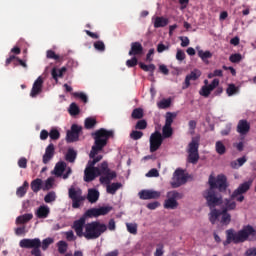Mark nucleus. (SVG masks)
<instances>
[{"label": "nucleus", "mask_w": 256, "mask_h": 256, "mask_svg": "<svg viewBox=\"0 0 256 256\" xmlns=\"http://www.w3.org/2000/svg\"><path fill=\"white\" fill-rule=\"evenodd\" d=\"M84 125H85V129H93V127L97 125V119L93 117H88L85 119Z\"/></svg>", "instance_id": "nucleus-40"}, {"label": "nucleus", "mask_w": 256, "mask_h": 256, "mask_svg": "<svg viewBox=\"0 0 256 256\" xmlns=\"http://www.w3.org/2000/svg\"><path fill=\"white\" fill-rule=\"evenodd\" d=\"M97 177H100L99 181L101 185H109L113 179L117 178V172L111 171V169H109V164L106 161L101 163L100 168H85L84 181L86 183L95 181Z\"/></svg>", "instance_id": "nucleus-3"}, {"label": "nucleus", "mask_w": 256, "mask_h": 256, "mask_svg": "<svg viewBox=\"0 0 256 256\" xmlns=\"http://www.w3.org/2000/svg\"><path fill=\"white\" fill-rule=\"evenodd\" d=\"M247 163V157L243 156L241 158H238L237 160H234L230 163V166L232 169H239V167H243Z\"/></svg>", "instance_id": "nucleus-29"}, {"label": "nucleus", "mask_w": 256, "mask_h": 256, "mask_svg": "<svg viewBox=\"0 0 256 256\" xmlns=\"http://www.w3.org/2000/svg\"><path fill=\"white\" fill-rule=\"evenodd\" d=\"M241 59H243V56H241V54H239V53L232 54L229 57V61L231 63H241Z\"/></svg>", "instance_id": "nucleus-54"}, {"label": "nucleus", "mask_w": 256, "mask_h": 256, "mask_svg": "<svg viewBox=\"0 0 256 256\" xmlns=\"http://www.w3.org/2000/svg\"><path fill=\"white\" fill-rule=\"evenodd\" d=\"M135 129H139V130L147 129V121L144 119L139 120L135 125Z\"/></svg>", "instance_id": "nucleus-58"}, {"label": "nucleus", "mask_w": 256, "mask_h": 256, "mask_svg": "<svg viewBox=\"0 0 256 256\" xmlns=\"http://www.w3.org/2000/svg\"><path fill=\"white\" fill-rule=\"evenodd\" d=\"M198 57H200V59H202L204 63H209L207 59H211V57H213V54L209 50H198Z\"/></svg>", "instance_id": "nucleus-34"}, {"label": "nucleus", "mask_w": 256, "mask_h": 256, "mask_svg": "<svg viewBox=\"0 0 256 256\" xmlns=\"http://www.w3.org/2000/svg\"><path fill=\"white\" fill-rule=\"evenodd\" d=\"M49 137L52 141H58L61 137V133L56 128H52L49 132Z\"/></svg>", "instance_id": "nucleus-46"}, {"label": "nucleus", "mask_w": 256, "mask_h": 256, "mask_svg": "<svg viewBox=\"0 0 256 256\" xmlns=\"http://www.w3.org/2000/svg\"><path fill=\"white\" fill-rule=\"evenodd\" d=\"M226 240L223 242L224 247L234 243L235 245L239 243H245V241H256V230L251 225L244 226L240 231L235 232L234 229L226 230Z\"/></svg>", "instance_id": "nucleus-4"}, {"label": "nucleus", "mask_w": 256, "mask_h": 256, "mask_svg": "<svg viewBox=\"0 0 256 256\" xmlns=\"http://www.w3.org/2000/svg\"><path fill=\"white\" fill-rule=\"evenodd\" d=\"M33 219V214L28 213L16 218V225H25V223H29Z\"/></svg>", "instance_id": "nucleus-27"}, {"label": "nucleus", "mask_w": 256, "mask_h": 256, "mask_svg": "<svg viewBox=\"0 0 256 256\" xmlns=\"http://www.w3.org/2000/svg\"><path fill=\"white\" fill-rule=\"evenodd\" d=\"M220 213L222 215V225H229V223H231V214L227 213V210H222Z\"/></svg>", "instance_id": "nucleus-39"}, {"label": "nucleus", "mask_w": 256, "mask_h": 256, "mask_svg": "<svg viewBox=\"0 0 256 256\" xmlns=\"http://www.w3.org/2000/svg\"><path fill=\"white\" fill-rule=\"evenodd\" d=\"M226 93L228 97H233V95H236V93H239V88L235 86V84H229Z\"/></svg>", "instance_id": "nucleus-41"}, {"label": "nucleus", "mask_w": 256, "mask_h": 256, "mask_svg": "<svg viewBox=\"0 0 256 256\" xmlns=\"http://www.w3.org/2000/svg\"><path fill=\"white\" fill-rule=\"evenodd\" d=\"M208 184L210 187L204 192L203 197L206 199L208 207L210 209H215V207L223 203V198L217 191H215V189H218L219 191H227V177L225 175H218L215 179L213 175H210Z\"/></svg>", "instance_id": "nucleus-1"}, {"label": "nucleus", "mask_w": 256, "mask_h": 256, "mask_svg": "<svg viewBox=\"0 0 256 256\" xmlns=\"http://www.w3.org/2000/svg\"><path fill=\"white\" fill-rule=\"evenodd\" d=\"M53 157H55V145L53 143H50L46 147L45 153L42 158L44 165H47V163H49V161H51V159H53Z\"/></svg>", "instance_id": "nucleus-18"}, {"label": "nucleus", "mask_w": 256, "mask_h": 256, "mask_svg": "<svg viewBox=\"0 0 256 256\" xmlns=\"http://www.w3.org/2000/svg\"><path fill=\"white\" fill-rule=\"evenodd\" d=\"M211 91L215 90L216 87H219V79H214L209 85H206Z\"/></svg>", "instance_id": "nucleus-63"}, {"label": "nucleus", "mask_w": 256, "mask_h": 256, "mask_svg": "<svg viewBox=\"0 0 256 256\" xmlns=\"http://www.w3.org/2000/svg\"><path fill=\"white\" fill-rule=\"evenodd\" d=\"M19 246L22 249H32L31 255H33L34 251H41V239H39V238H34V239L24 238L19 242Z\"/></svg>", "instance_id": "nucleus-10"}, {"label": "nucleus", "mask_w": 256, "mask_h": 256, "mask_svg": "<svg viewBox=\"0 0 256 256\" xmlns=\"http://www.w3.org/2000/svg\"><path fill=\"white\" fill-rule=\"evenodd\" d=\"M79 113H81V109L79 108L77 103L75 102L71 103L69 107V114L72 116H76V115H79Z\"/></svg>", "instance_id": "nucleus-42"}, {"label": "nucleus", "mask_w": 256, "mask_h": 256, "mask_svg": "<svg viewBox=\"0 0 256 256\" xmlns=\"http://www.w3.org/2000/svg\"><path fill=\"white\" fill-rule=\"evenodd\" d=\"M27 189H29V182L25 181L23 185L16 190L17 197H25V195H27Z\"/></svg>", "instance_id": "nucleus-33"}, {"label": "nucleus", "mask_w": 256, "mask_h": 256, "mask_svg": "<svg viewBox=\"0 0 256 256\" xmlns=\"http://www.w3.org/2000/svg\"><path fill=\"white\" fill-rule=\"evenodd\" d=\"M169 25V20L165 17L157 16L154 20L155 29H159L161 27H167Z\"/></svg>", "instance_id": "nucleus-24"}, {"label": "nucleus", "mask_w": 256, "mask_h": 256, "mask_svg": "<svg viewBox=\"0 0 256 256\" xmlns=\"http://www.w3.org/2000/svg\"><path fill=\"white\" fill-rule=\"evenodd\" d=\"M236 131L240 135H247L251 131V124L245 119L239 120Z\"/></svg>", "instance_id": "nucleus-17"}, {"label": "nucleus", "mask_w": 256, "mask_h": 256, "mask_svg": "<svg viewBox=\"0 0 256 256\" xmlns=\"http://www.w3.org/2000/svg\"><path fill=\"white\" fill-rule=\"evenodd\" d=\"M252 183V181H247L240 184L239 187L232 193L231 199H235L238 201V203H243V201H245V196H243V194L247 193V191L251 189Z\"/></svg>", "instance_id": "nucleus-9"}, {"label": "nucleus", "mask_w": 256, "mask_h": 256, "mask_svg": "<svg viewBox=\"0 0 256 256\" xmlns=\"http://www.w3.org/2000/svg\"><path fill=\"white\" fill-rule=\"evenodd\" d=\"M57 246H58V253H60V255H65V253H67V247H68L67 242L61 240L57 243Z\"/></svg>", "instance_id": "nucleus-43"}, {"label": "nucleus", "mask_w": 256, "mask_h": 256, "mask_svg": "<svg viewBox=\"0 0 256 256\" xmlns=\"http://www.w3.org/2000/svg\"><path fill=\"white\" fill-rule=\"evenodd\" d=\"M201 141V138L199 136L193 137L191 142L188 144V157L187 161L188 163H191L192 165H197L199 163V143Z\"/></svg>", "instance_id": "nucleus-6"}, {"label": "nucleus", "mask_w": 256, "mask_h": 256, "mask_svg": "<svg viewBox=\"0 0 256 256\" xmlns=\"http://www.w3.org/2000/svg\"><path fill=\"white\" fill-rule=\"evenodd\" d=\"M85 223H87V220L83 216L73 222L72 229H74L77 237H85V225H87Z\"/></svg>", "instance_id": "nucleus-13"}, {"label": "nucleus", "mask_w": 256, "mask_h": 256, "mask_svg": "<svg viewBox=\"0 0 256 256\" xmlns=\"http://www.w3.org/2000/svg\"><path fill=\"white\" fill-rule=\"evenodd\" d=\"M185 183H187V176H185V172L181 169L175 170L171 187H173V189H177L178 187H181V185H185Z\"/></svg>", "instance_id": "nucleus-11"}, {"label": "nucleus", "mask_w": 256, "mask_h": 256, "mask_svg": "<svg viewBox=\"0 0 256 256\" xmlns=\"http://www.w3.org/2000/svg\"><path fill=\"white\" fill-rule=\"evenodd\" d=\"M177 118V113L175 112H167L165 115V125L170 126L173 125V121Z\"/></svg>", "instance_id": "nucleus-35"}, {"label": "nucleus", "mask_w": 256, "mask_h": 256, "mask_svg": "<svg viewBox=\"0 0 256 256\" xmlns=\"http://www.w3.org/2000/svg\"><path fill=\"white\" fill-rule=\"evenodd\" d=\"M167 197H171L174 201H177V199H183V193L173 190L167 193Z\"/></svg>", "instance_id": "nucleus-51"}, {"label": "nucleus", "mask_w": 256, "mask_h": 256, "mask_svg": "<svg viewBox=\"0 0 256 256\" xmlns=\"http://www.w3.org/2000/svg\"><path fill=\"white\" fill-rule=\"evenodd\" d=\"M49 213H51V211L48 206L42 205L37 209L36 217H38V219H47L49 217Z\"/></svg>", "instance_id": "nucleus-20"}, {"label": "nucleus", "mask_w": 256, "mask_h": 256, "mask_svg": "<svg viewBox=\"0 0 256 256\" xmlns=\"http://www.w3.org/2000/svg\"><path fill=\"white\" fill-rule=\"evenodd\" d=\"M216 153L218 155H225L227 153V148L225 147V144H223L222 141H217L215 144Z\"/></svg>", "instance_id": "nucleus-36"}, {"label": "nucleus", "mask_w": 256, "mask_h": 256, "mask_svg": "<svg viewBox=\"0 0 256 256\" xmlns=\"http://www.w3.org/2000/svg\"><path fill=\"white\" fill-rule=\"evenodd\" d=\"M130 137L133 139V141H139V139H141L143 137V132L137 131V130H133L130 133Z\"/></svg>", "instance_id": "nucleus-55"}, {"label": "nucleus", "mask_w": 256, "mask_h": 256, "mask_svg": "<svg viewBox=\"0 0 256 256\" xmlns=\"http://www.w3.org/2000/svg\"><path fill=\"white\" fill-rule=\"evenodd\" d=\"M107 231V226L105 223H101L100 221H92L88 222L85 225L84 237L87 241H93L95 239H99L103 233Z\"/></svg>", "instance_id": "nucleus-5"}, {"label": "nucleus", "mask_w": 256, "mask_h": 256, "mask_svg": "<svg viewBox=\"0 0 256 256\" xmlns=\"http://www.w3.org/2000/svg\"><path fill=\"white\" fill-rule=\"evenodd\" d=\"M87 199L89 203H97V201H99V191L96 189H89Z\"/></svg>", "instance_id": "nucleus-25"}, {"label": "nucleus", "mask_w": 256, "mask_h": 256, "mask_svg": "<svg viewBox=\"0 0 256 256\" xmlns=\"http://www.w3.org/2000/svg\"><path fill=\"white\" fill-rule=\"evenodd\" d=\"M185 57H186L185 52L181 49H178L176 53L177 61H185Z\"/></svg>", "instance_id": "nucleus-60"}, {"label": "nucleus", "mask_w": 256, "mask_h": 256, "mask_svg": "<svg viewBox=\"0 0 256 256\" xmlns=\"http://www.w3.org/2000/svg\"><path fill=\"white\" fill-rule=\"evenodd\" d=\"M47 59H54V61H61V56L55 53L53 50H48L46 52Z\"/></svg>", "instance_id": "nucleus-52"}, {"label": "nucleus", "mask_w": 256, "mask_h": 256, "mask_svg": "<svg viewBox=\"0 0 256 256\" xmlns=\"http://www.w3.org/2000/svg\"><path fill=\"white\" fill-rule=\"evenodd\" d=\"M113 211V207L111 206H102L100 208H91L88 209L84 214L83 218L93 219V217H101L102 215H109Z\"/></svg>", "instance_id": "nucleus-7"}, {"label": "nucleus", "mask_w": 256, "mask_h": 256, "mask_svg": "<svg viewBox=\"0 0 256 256\" xmlns=\"http://www.w3.org/2000/svg\"><path fill=\"white\" fill-rule=\"evenodd\" d=\"M67 73V67H62L60 69L53 68L51 71L52 79H55L56 81H59L60 79H63V75Z\"/></svg>", "instance_id": "nucleus-21"}, {"label": "nucleus", "mask_w": 256, "mask_h": 256, "mask_svg": "<svg viewBox=\"0 0 256 256\" xmlns=\"http://www.w3.org/2000/svg\"><path fill=\"white\" fill-rule=\"evenodd\" d=\"M72 95L76 99H81L84 103H88V101H89V98L83 92H73Z\"/></svg>", "instance_id": "nucleus-50"}, {"label": "nucleus", "mask_w": 256, "mask_h": 256, "mask_svg": "<svg viewBox=\"0 0 256 256\" xmlns=\"http://www.w3.org/2000/svg\"><path fill=\"white\" fill-rule=\"evenodd\" d=\"M107 185V193H109L110 195H115V193H117V191H119V189H121V187H123V185L119 182L116 183H109L106 184Z\"/></svg>", "instance_id": "nucleus-26"}, {"label": "nucleus", "mask_w": 256, "mask_h": 256, "mask_svg": "<svg viewBox=\"0 0 256 256\" xmlns=\"http://www.w3.org/2000/svg\"><path fill=\"white\" fill-rule=\"evenodd\" d=\"M94 49H96V51H101V52L105 51V43L101 40L96 41L94 43Z\"/></svg>", "instance_id": "nucleus-56"}, {"label": "nucleus", "mask_w": 256, "mask_h": 256, "mask_svg": "<svg viewBox=\"0 0 256 256\" xmlns=\"http://www.w3.org/2000/svg\"><path fill=\"white\" fill-rule=\"evenodd\" d=\"M137 223H126V229L131 235H137Z\"/></svg>", "instance_id": "nucleus-49"}, {"label": "nucleus", "mask_w": 256, "mask_h": 256, "mask_svg": "<svg viewBox=\"0 0 256 256\" xmlns=\"http://www.w3.org/2000/svg\"><path fill=\"white\" fill-rule=\"evenodd\" d=\"M65 169H67V163L58 162L54 168V175H56V177H63V173H65Z\"/></svg>", "instance_id": "nucleus-22"}, {"label": "nucleus", "mask_w": 256, "mask_h": 256, "mask_svg": "<svg viewBox=\"0 0 256 256\" xmlns=\"http://www.w3.org/2000/svg\"><path fill=\"white\" fill-rule=\"evenodd\" d=\"M137 63H138V60H137V57L135 56L126 61L127 67H136Z\"/></svg>", "instance_id": "nucleus-61"}, {"label": "nucleus", "mask_w": 256, "mask_h": 256, "mask_svg": "<svg viewBox=\"0 0 256 256\" xmlns=\"http://www.w3.org/2000/svg\"><path fill=\"white\" fill-rule=\"evenodd\" d=\"M55 199H57V195L53 191L48 192L47 195L44 197L45 203H53Z\"/></svg>", "instance_id": "nucleus-53"}, {"label": "nucleus", "mask_w": 256, "mask_h": 256, "mask_svg": "<svg viewBox=\"0 0 256 256\" xmlns=\"http://www.w3.org/2000/svg\"><path fill=\"white\" fill-rule=\"evenodd\" d=\"M140 69H142V71H146V72H149V73H154L155 72V64H150V65H147L143 62H140Z\"/></svg>", "instance_id": "nucleus-44"}, {"label": "nucleus", "mask_w": 256, "mask_h": 256, "mask_svg": "<svg viewBox=\"0 0 256 256\" xmlns=\"http://www.w3.org/2000/svg\"><path fill=\"white\" fill-rule=\"evenodd\" d=\"M30 187L33 193H39V191L43 189V180L40 178H36L31 182Z\"/></svg>", "instance_id": "nucleus-23"}, {"label": "nucleus", "mask_w": 256, "mask_h": 256, "mask_svg": "<svg viewBox=\"0 0 256 256\" xmlns=\"http://www.w3.org/2000/svg\"><path fill=\"white\" fill-rule=\"evenodd\" d=\"M65 159L68 163H75V159H77V152L73 148L68 149Z\"/></svg>", "instance_id": "nucleus-32"}, {"label": "nucleus", "mask_w": 256, "mask_h": 256, "mask_svg": "<svg viewBox=\"0 0 256 256\" xmlns=\"http://www.w3.org/2000/svg\"><path fill=\"white\" fill-rule=\"evenodd\" d=\"M66 141L67 143H75V141H79V134H75V132L68 130L66 134Z\"/></svg>", "instance_id": "nucleus-37"}, {"label": "nucleus", "mask_w": 256, "mask_h": 256, "mask_svg": "<svg viewBox=\"0 0 256 256\" xmlns=\"http://www.w3.org/2000/svg\"><path fill=\"white\" fill-rule=\"evenodd\" d=\"M18 167H20V169H27V158L22 157L18 160Z\"/></svg>", "instance_id": "nucleus-62"}, {"label": "nucleus", "mask_w": 256, "mask_h": 256, "mask_svg": "<svg viewBox=\"0 0 256 256\" xmlns=\"http://www.w3.org/2000/svg\"><path fill=\"white\" fill-rule=\"evenodd\" d=\"M54 239L51 237L45 238L42 243H41V248L43 251H47V249H49V245H53L54 243Z\"/></svg>", "instance_id": "nucleus-45"}, {"label": "nucleus", "mask_w": 256, "mask_h": 256, "mask_svg": "<svg viewBox=\"0 0 256 256\" xmlns=\"http://www.w3.org/2000/svg\"><path fill=\"white\" fill-rule=\"evenodd\" d=\"M202 73L199 69H194L190 72V74L186 75L185 81H184V89H189L191 87V81H197L199 77H201Z\"/></svg>", "instance_id": "nucleus-16"}, {"label": "nucleus", "mask_w": 256, "mask_h": 256, "mask_svg": "<svg viewBox=\"0 0 256 256\" xmlns=\"http://www.w3.org/2000/svg\"><path fill=\"white\" fill-rule=\"evenodd\" d=\"M173 135V128L171 126L164 125L162 128L163 139H169Z\"/></svg>", "instance_id": "nucleus-38"}, {"label": "nucleus", "mask_w": 256, "mask_h": 256, "mask_svg": "<svg viewBox=\"0 0 256 256\" xmlns=\"http://www.w3.org/2000/svg\"><path fill=\"white\" fill-rule=\"evenodd\" d=\"M69 198L72 200L73 209H79L81 203L85 201V196H83V191L81 189H75L73 187L68 190Z\"/></svg>", "instance_id": "nucleus-8"}, {"label": "nucleus", "mask_w": 256, "mask_h": 256, "mask_svg": "<svg viewBox=\"0 0 256 256\" xmlns=\"http://www.w3.org/2000/svg\"><path fill=\"white\" fill-rule=\"evenodd\" d=\"M92 138L94 139V145L90 151L89 157L99 163L103 159V155H98L100 151H103L107 147L110 139L115 138V131L107 130L105 128H100L93 132ZM98 155V156H97Z\"/></svg>", "instance_id": "nucleus-2"}, {"label": "nucleus", "mask_w": 256, "mask_h": 256, "mask_svg": "<svg viewBox=\"0 0 256 256\" xmlns=\"http://www.w3.org/2000/svg\"><path fill=\"white\" fill-rule=\"evenodd\" d=\"M157 51L159 52V53H163V51H169V45H165V44H163V43H159L158 45H157Z\"/></svg>", "instance_id": "nucleus-64"}, {"label": "nucleus", "mask_w": 256, "mask_h": 256, "mask_svg": "<svg viewBox=\"0 0 256 256\" xmlns=\"http://www.w3.org/2000/svg\"><path fill=\"white\" fill-rule=\"evenodd\" d=\"M235 199H226L225 201H224V207H223V209H222V211H233V210H235L236 209V207H237V203H235Z\"/></svg>", "instance_id": "nucleus-28"}, {"label": "nucleus", "mask_w": 256, "mask_h": 256, "mask_svg": "<svg viewBox=\"0 0 256 256\" xmlns=\"http://www.w3.org/2000/svg\"><path fill=\"white\" fill-rule=\"evenodd\" d=\"M163 145V135L161 132L155 131L150 136V153H155Z\"/></svg>", "instance_id": "nucleus-12"}, {"label": "nucleus", "mask_w": 256, "mask_h": 256, "mask_svg": "<svg viewBox=\"0 0 256 256\" xmlns=\"http://www.w3.org/2000/svg\"><path fill=\"white\" fill-rule=\"evenodd\" d=\"M159 109H169L171 107V99H162L157 103Z\"/></svg>", "instance_id": "nucleus-48"}, {"label": "nucleus", "mask_w": 256, "mask_h": 256, "mask_svg": "<svg viewBox=\"0 0 256 256\" xmlns=\"http://www.w3.org/2000/svg\"><path fill=\"white\" fill-rule=\"evenodd\" d=\"M199 93L202 97H209V95H211V90L207 87V85H204Z\"/></svg>", "instance_id": "nucleus-57"}, {"label": "nucleus", "mask_w": 256, "mask_h": 256, "mask_svg": "<svg viewBox=\"0 0 256 256\" xmlns=\"http://www.w3.org/2000/svg\"><path fill=\"white\" fill-rule=\"evenodd\" d=\"M138 195L140 199L147 201L149 199H159L161 197V192L155 190H142Z\"/></svg>", "instance_id": "nucleus-15"}, {"label": "nucleus", "mask_w": 256, "mask_h": 256, "mask_svg": "<svg viewBox=\"0 0 256 256\" xmlns=\"http://www.w3.org/2000/svg\"><path fill=\"white\" fill-rule=\"evenodd\" d=\"M128 55L134 57L143 55V45L140 42H132Z\"/></svg>", "instance_id": "nucleus-19"}, {"label": "nucleus", "mask_w": 256, "mask_h": 256, "mask_svg": "<svg viewBox=\"0 0 256 256\" xmlns=\"http://www.w3.org/2000/svg\"><path fill=\"white\" fill-rule=\"evenodd\" d=\"M143 108H136L132 111V119H143Z\"/></svg>", "instance_id": "nucleus-47"}, {"label": "nucleus", "mask_w": 256, "mask_h": 256, "mask_svg": "<svg viewBox=\"0 0 256 256\" xmlns=\"http://www.w3.org/2000/svg\"><path fill=\"white\" fill-rule=\"evenodd\" d=\"M178 206L179 203L172 197H168V199H166L164 202V209H177Z\"/></svg>", "instance_id": "nucleus-30"}, {"label": "nucleus", "mask_w": 256, "mask_h": 256, "mask_svg": "<svg viewBox=\"0 0 256 256\" xmlns=\"http://www.w3.org/2000/svg\"><path fill=\"white\" fill-rule=\"evenodd\" d=\"M53 178L50 177L45 181V186L43 187V191H49L53 187Z\"/></svg>", "instance_id": "nucleus-59"}, {"label": "nucleus", "mask_w": 256, "mask_h": 256, "mask_svg": "<svg viewBox=\"0 0 256 256\" xmlns=\"http://www.w3.org/2000/svg\"><path fill=\"white\" fill-rule=\"evenodd\" d=\"M43 77L39 76L33 83L30 97L35 98L37 95H40V93H43Z\"/></svg>", "instance_id": "nucleus-14"}, {"label": "nucleus", "mask_w": 256, "mask_h": 256, "mask_svg": "<svg viewBox=\"0 0 256 256\" xmlns=\"http://www.w3.org/2000/svg\"><path fill=\"white\" fill-rule=\"evenodd\" d=\"M219 217H221V210H217L215 208L212 209L209 214L210 223H212V225H215V223H217V219H219Z\"/></svg>", "instance_id": "nucleus-31"}]
</instances>
